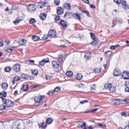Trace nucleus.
I'll return each mask as SVG.
<instances>
[{
  "label": "nucleus",
  "mask_w": 129,
  "mask_h": 129,
  "mask_svg": "<svg viewBox=\"0 0 129 129\" xmlns=\"http://www.w3.org/2000/svg\"><path fill=\"white\" fill-rule=\"evenodd\" d=\"M120 101V99H116L114 100L113 102H114V104L115 105H118L119 103V101Z\"/></svg>",
  "instance_id": "nucleus-31"
},
{
  "label": "nucleus",
  "mask_w": 129,
  "mask_h": 129,
  "mask_svg": "<svg viewBox=\"0 0 129 129\" xmlns=\"http://www.w3.org/2000/svg\"><path fill=\"white\" fill-rule=\"evenodd\" d=\"M87 129H93L94 127H92L91 125H90L89 126L86 127Z\"/></svg>",
  "instance_id": "nucleus-60"
},
{
  "label": "nucleus",
  "mask_w": 129,
  "mask_h": 129,
  "mask_svg": "<svg viewBox=\"0 0 129 129\" xmlns=\"http://www.w3.org/2000/svg\"><path fill=\"white\" fill-rule=\"evenodd\" d=\"M44 61L42 60L41 61L39 62V64L42 66H43L44 64Z\"/></svg>",
  "instance_id": "nucleus-50"
},
{
  "label": "nucleus",
  "mask_w": 129,
  "mask_h": 129,
  "mask_svg": "<svg viewBox=\"0 0 129 129\" xmlns=\"http://www.w3.org/2000/svg\"><path fill=\"white\" fill-rule=\"evenodd\" d=\"M122 75L124 79H129V72L124 71L122 74Z\"/></svg>",
  "instance_id": "nucleus-5"
},
{
  "label": "nucleus",
  "mask_w": 129,
  "mask_h": 129,
  "mask_svg": "<svg viewBox=\"0 0 129 129\" xmlns=\"http://www.w3.org/2000/svg\"><path fill=\"white\" fill-rule=\"evenodd\" d=\"M120 74L119 70L118 68H116L115 70L114 71L113 74L114 76H117L120 75Z\"/></svg>",
  "instance_id": "nucleus-9"
},
{
  "label": "nucleus",
  "mask_w": 129,
  "mask_h": 129,
  "mask_svg": "<svg viewBox=\"0 0 129 129\" xmlns=\"http://www.w3.org/2000/svg\"><path fill=\"white\" fill-rule=\"evenodd\" d=\"M7 51L9 52H11L13 50V49L11 48H8L6 49Z\"/></svg>",
  "instance_id": "nucleus-55"
},
{
  "label": "nucleus",
  "mask_w": 129,
  "mask_h": 129,
  "mask_svg": "<svg viewBox=\"0 0 129 129\" xmlns=\"http://www.w3.org/2000/svg\"><path fill=\"white\" fill-rule=\"evenodd\" d=\"M42 60L44 61V63L48 62H50L49 61V59L48 58L44 59Z\"/></svg>",
  "instance_id": "nucleus-46"
},
{
  "label": "nucleus",
  "mask_w": 129,
  "mask_h": 129,
  "mask_svg": "<svg viewBox=\"0 0 129 129\" xmlns=\"http://www.w3.org/2000/svg\"><path fill=\"white\" fill-rule=\"evenodd\" d=\"M3 42V41L1 39H0V47H2L4 45Z\"/></svg>",
  "instance_id": "nucleus-53"
},
{
  "label": "nucleus",
  "mask_w": 129,
  "mask_h": 129,
  "mask_svg": "<svg viewBox=\"0 0 129 129\" xmlns=\"http://www.w3.org/2000/svg\"><path fill=\"white\" fill-rule=\"evenodd\" d=\"M34 100L36 103H38V105H36V104H35V105L36 106H38L40 105L41 103L40 101V99L39 96H35V97Z\"/></svg>",
  "instance_id": "nucleus-12"
},
{
  "label": "nucleus",
  "mask_w": 129,
  "mask_h": 129,
  "mask_svg": "<svg viewBox=\"0 0 129 129\" xmlns=\"http://www.w3.org/2000/svg\"><path fill=\"white\" fill-rule=\"evenodd\" d=\"M31 72L33 74L35 75H37L38 73V70L36 69L32 70Z\"/></svg>",
  "instance_id": "nucleus-34"
},
{
  "label": "nucleus",
  "mask_w": 129,
  "mask_h": 129,
  "mask_svg": "<svg viewBox=\"0 0 129 129\" xmlns=\"http://www.w3.org/2000/svg\"><path fill=\"white\" fill-rule=\"evenodd\" d=\"M20 125V124L18 123L13 122L12 126V129H18V126Z\"/></svg>",
  "instance_id": "nucleus-11"
},
{
  "label": "nucleus",
  "mask_w": 129,
  "mask_h": 129,
  "mask_svg": "<svg viewBox=\"0 0 129 129\" xmlns=\"http://www.w3.org/2000/svg\"><path fill=\"white\" fill-rule=\"evenodd\" d=\"M98 109H95L93 110L91 109L90 110V112H93L94 111H96Z\"/></svg>",
  "instance_id": "nucleus-62"
},
{
  "label": "nucleus",
  "mask_w": 129,
  "mask_h": 129,
  "mask_svg": "<svg viewBox=\"0 0 129 129\" xmlns=\"http://www.w3.org/2000/svg\"><path fill=\"white\" fill-rule=\"evenodd\" d=\"M116 89L114 87H112V86L109 90L110 92H113L115 91Z\"/></svg>",
  "instance_id": "nucleus-38"
},
{
  "label": "nucleus",
  "mask_w": 129,
  "mask_h": 129,
  "mask_svg": "<svg viewBox=\"0 0 129 129\" xmlns=\"http://www.w3.org/2000/svg\"><path fill=\"white\" fill-rule=\"evenodd\" d=\"M99 42V39L97 38L94 40L92 42V45H97Z\"/></svg>",
  "instance_id": "nucleus-20"
},
{
  "label": "nucleus",
  "mask_w": 129,
  "mask_h": 129,
  "mask_svg": "<svg viewBox=\"0 0 129 129\" xmlns=\"http://www.w3.org/2000/svg\"><path fill=\"white\" fill-rule=\"evenodd\" d=\"M28 75H26L25 74H22L21 76L22 78L25 79H27L28 78Z\"/></svg>",
  "instance_id": "nucleus-42"
},
{
  "label": "nucleus",
  "mask_w": 129,
  "mask_h": 129,
  "mask_svg": "<svg viewBox=\"0 0 129 129\" xmlns=\"http://www.w3.org/2000/svg\"><path fill=\"white\" fill-rule=\"evenodd\" d=\"M39 97L40 101L42 100L45 98V96L43 95H42L40 96H39Z\"/></svg>",
  "instance_id": "nucleus-59"
},
{
  "label": "nucleus",
  "mask_w": 129,
  "mask_h": 129,
  "mask_svg": "<svg viewBox=\"0 0 129 129\" xmlns=\"http://www.w3.org/2000/svg\"><path fill=\"white\" fill-rule=\"evenodd\" d=\"M46 78L47 80H49L51 78V77L49 75H45Z\"/></svg>",
  "instance_id": "nucleus-52"
},
{
  "label": "nucleus",
  "mask_w": 129,
  "mask_h": 129,
  "mask_svg": "<svg viewBox=\"0 0 129 129\" xmlns=\"http://www.w3.org/2000/svg\"><path fill=\"white\" fill-rule=\"evenodd\" d=\"M66 74L68 76L72 77L73 76V72L71 71L67 72Z\"/></svg>",
  "instance_id": "nucleus-24"
},
{
  "label": "nucleus",
  "mask_w": 129,
  "mask_h": 129,
  "mask_svg": "<svg viewBox=\"0 0 129 129\" xmlns=\"http://www.w3.org/2000/svg\"><path fill=\"white\" fill-rule=\"evenodd\" d=\"M64 7L68 10H70L71 8V6L70 4L68 3H66L64 5Z\"/></svg>",
  "instance_id": "nucleus-19"
},
{
  "label": "nucleus",
  "mask_w": 129,
  "mask_h": 129,
  "mask_svg": "<svg viewBox=\"0 0 129 129\" xmlns=\"http://www.w3.org/2000/svg\"><path fill=\"white\" fill-rule=\"evenodd\" d=\"M53 67L56 69H58L59 70L60 69L59 66L57 62L55 61H54L52 62Z\"/></svg>",
  "instance_id": "nucleus-8"
},
{
  "label": "nucleus",
  "mask_w": 129,
  "mask_h": 129,
  "mask_svg": "<svg viewBox=\"0 0 129 129\" xmlns=\"http://www.w3.org/2000/svg\"><path fill=\"white\" fill-rule=\"evenodd\" d=\"M60 89V87H56L54 90V92H58Z\"/></svg>",
  "instance_id": "nucleus-39"
},
{
  "label": "nucleus",
  "mask_w": 129,
  "mask_h": 129,
  "mask_svg": "<svg viewBox=\"0 0 129 129\" xmlns=\"http://www.w3.org/2000/svg\"><path fill=\"white\" fill-rule=\"evenodd\" d=\"M119 45L118 44H117L115 46H110V49L112 50H114L116 48L119 46Z\"/></svg>",
  "instance_id": "nucleus-33"
},
{
  "label": "nucleus",
  "mask_w": 129,
  "mask_h": 129,
  "mask_svg": "<svg viewBox=\"0 0 129 129\" xmlns=\"http://www.w3.org/2000/svg\"><path fill=\"white\" fill-rule=\"evenodd\" d=\"M1 98L2 99L3 102L7 107L10 108L14 105L13 102L10 100L6 99L2 97Z\"/></svg>",
  "instance_id": "nucleus-1"
},
{
  "label": "nucleus",
  "mask_w": 129,
  "mask_h": 129,
  "mask_svg": "<svg viewBox=\"0 0 129 129\" xmlns=\"http://www.w3.org/2000/svg\"><path fill=\"white\" fill-rule=\"evenodd\" d=\"M32 39L34 41H39V40L40 38H39V37L35 36L32 37Z\"/></svg>",
  "instance_id": "nucleus-25"
},
{
  "label": "nucleus",
  "mask_w": 129,
  "mask_h": 129,
  "mask_svg": "<svg viewBox=\"0 0 129 129\" xmlns=\"http://www.w3.org/2000/svg\"><path fill=\"white\" fill-rule=\"evenodd\" d=\"M54 90H50L48 92V94L49 95H51L54 93Z\"/></svg>",
  "instance_id": "nucleus-43"
},
{
  "label": "nucleus",
  "mask_w": 129,
  "mask_h": 129,
  "mask_svg": "<svg viewBox=\"0 0 129 129\" xmlns=\"http://www.w3.org/2000/svg\"><path fill=\"white\" fill-rule=\"evenodd\" d=\"M100 69L98 68H96L94 71V72L96 74H99L100 73Z\"/></svg>",
  "instance_id": "nucleus-37"
},
{
  "label": "nucleus",
  "mask_w": 129,
  "mask_h": 129,
  "mask_svg": "<svg viewBox=\"0 0 129 129\" xmlns=\"http://www.w3.org/2000/svg\"><path fill=\"white\" fill-rule=\"evenodd\" d=\"M60 23L62 27H66L67 26V23L64 20H61L60 21Z\"/></svg>",
  "instance_id": "nucleus-16"
},
{
  "label": "nucleus",
  "mask_w": 129,
  "mask_h": 129,
  "mask_svg": "<svg viewBox=\"0 0 129 129\" xmlns=\"http://www.w3.org/2000/svg\"><path fill=\"white\" fill-rule=\"evenodd\" d=\"M55 20L56 21H58L60 19V17L58 16H56L55 18Z\"/></svg>",
  "instance_id": "nucleus-48"
},
{
  "label": "nucleus",
  "mask_w": 129,
  "mask_h": 129,
  "mask_svg": "<svg viewBox=\"0 0 129 129\" xmlns=\"http://www.w3.org/2000/svg\"><path fill=\"white\" fill-rule=\"evenodd\" d=\"M129 102V99H124L123 100L121 101V103L122 104H126Z\"/></svg>",
  "instance_id": "nucleus-32"
},
{
  "label": "nucleus",
  "mask_w": 129,
  "mask_h": 129,
  "mask_svg": "<svg viewBox=\"0 0 129 129\" xmlns=\"http://www.w3.org/2000/svg\"><path fill=\"white\" fill-rule=\"evenodd\" d=\"M1 96L4 97H6L7 96V92L5 91H2L0 93Z\"/></svg>",
  "instance_id": "nucleus-28"
},
{
  "label": "nucleus",
  "mask_w": 129,
  "mask_h": 129,
  "mask_svg": "<svg viewBox=\"0 0 129 129\" xmlns=\"http://www.w3.org/2000/svg\"><path fill=\"white\" fill-rule=\"evenodd\" d=\"M86 124L85 122H83L82 124H79L77 127L79 128H81L85 129H87L86 126Z\"/></svg>",
  "instance_id": "nucleus-14"
},
{
  "label": "nucleus",
  "mask_w": 129,
  "mask_h": 129,
  "mask_svg": "<svg viewBox=\"0 0 129 129\" xmlns=\"http://www.w3.org/2000/svg\"><path fill=\"white\" fill-rule=\"evenodd\" d=\"M39 127H41L43 129H45L47 127V124L45 122H43L42 123L41 125H40L39 124Z\"/></svg>",
  "instance_id": "nucleus-18"
},
{
  "label": "nucleus",
  "mask_w": 129,
  "mask_h": 129,
  "mask_svg": "<svg viewBox=\"0 0 129 129\" xmlns=\"http://www.w3.org/2000/svg\"><path fill=\"white\" fill-rule=\"evenodd\" d=\"M43 36H44V35H40L39 37V38H40L39 40H45L44 38V37Z\"/></svg>",
  "instance_id": "nucleus-45"
},
{
  "label": "nucleus",
  "mask_w": 129,
  "mask_h": 129,
  "mask_svg": "<svg viewBox=\"0 0 129 129\" xmlns=\"http://www.w3.org/2000/svg\"><path fill=\"white\" fill-rule=\"evenodd\" d=\"M28 89V86L26 84H22V87L21 88V89L23 91H27Z\"/></svg>",
  "instance_id": "nucleus-7"
},
{
  "label": "nucleus",
  "mask_w": 129,
  "mask_h": 129,
  "mask_svg": "<svg viewBox=\"0 0 129 129\" xmlns=\"http://www.w3.org/2000/svg\"><path fill=\"white\" fill-rule=\"evenodd\" d=\"M27 42L26 40L23 39L22 41H20L19 42V44L20 45H24Z\"/></svg>",
  "instance_id": "nucleus-27"
},
{
  "label": "nucleus",
  "mask_w": 129,
  "mask_h": 129,
  "mask_svg": "<svg viewBox=\"0 0 129 129\" xmlns=\"http://www.w3.org/2000/svg\"><path fill=\"white\" fill-rule=\"evenodd\" d=\"M125 85L127 87H129V81H127L125 82Z\"/></svg>",
  "instance_id": "nucleus-51"
},
{
  "label": "nucleus",
  "mask_w": 129,
  "mask_h": 129,
  "mask_svg": "<svg viewBox=\"0 0 129 129\" xmlns=\"http://www.w3.org/2000/svg\"><path fill=\"white\" fill-rule=\"evenodd\" d=\"M122 6L123 8L125 10L128 9L129 8V6L125 1H123L122 2Z\"/></svg>",
  "instance_id": "nucleus-6"
},
{
  "label": "nucleus",
  "mask_w": 129,
  "mask_h": 129,
  "mask_svg": "<svg viewBox=\"0 0 129 129\" xmlns=\"http://www.w3.org/2000/svg\"><path fill=\"white\" fill-rule=\"evenodd\" d=\"M54 3L56 5L58 6L59 5L60 1L59 0H54Z\"/></svg>",
  "instance_id": "nucleus-41"
},
{
  "label": "nucleus",
  "mask_w": 129,
  "mask_h": 129,
  "mask_svg": "<svg viewBox=\"0 0 129 129\" xmlns=\"http://www.w3.org/2000/svg\"><path fill=\"white\" fill-rule=\"evenodd\" d=\"M112 51H107L105 52V55L106 57H108L112 54Z\"/></svg>",
  "instance_id": "nucleus-22"
},
{
  "label": "nucleus",
  "mask_w": 129,
  "mask_h": 129,
  "mask_svg": "<svg viewBox=\"0 0 129 129\" xmlns=\"http://www.w3.org/2000/svg\"><path fill=\"white\" fill-rule=\"evenodd\" d=\"M20 66L19 64L16 63L13 66L12 69L14 71L18 72L20 71Z\"/></svg>",
  "instance_id": "nucleus-4"
},
{
  "label": "nucleus",
  "mask_w": 129,
  "mask_h": 129,
  "mask_svg": "<svg viewBox=\"0 0 129 129\" xmlns=\"http://www.w3.org/2000/svg\"><path fill=\"white\" fill-rule=\"evenodd\" d=\"M42 6H41L40 7V8L41 9L44 8L46 4V3L45 2H42Z\"/></svg>",
  "instance_id": "nucleus-44"
},
{
  "label": "nucleus",
  "mask_w": 129,
  "mask_h": 129,
  "mask_svg": "<svg viewBox=\"0 0 129 129\" xmlns=\"http://www.w3.org/2000/svg\"><path fill=\"white\" fill-rule=\"evenodd\" d=\"M73 16L77 20H80L81 19L80 15L78 13L74 14L73 15Z\"/></svg>",
  "instance_id": "nucleus-13"
},
{
  "label": "nucleus",
  "mask_w": 129,
  "mask_h": 129,
  "mask_svg": "<svg viewBox=\"0 0 129 129\" xmlns=\"http://www.w3.org/2000/svg\"><path fill=\"white\" fill-rule=\"evenodd\" d=\"M19 20H18L13 21L14 23L15 24H17L19 23Z\"/></svg>",
  "instance_id": "nucleus-61"
},
{
  "label": "nucleus",
  "mask_w": 129,
  "mask_h": 129,
  "mask_svg": "<svg viewBox=\"0 0 129 129\" xmlns=\"http://www.w3.org/2000/svg\"><path fill=\"white\" fill-rule=\"evenodd\" d=\"M124 129H129V125H126Z\"/></svg>",
  "instance_id": "nucleus-64"
},
{
  "label": "nucleus",
  "mask_w": 129,
  "mask_h": 129,
  "mask_svg": "<svg viewBox=\"0 0 129 129\" xmlns=\"http://www.w3.org/2000/svg\"><path fill=\"white\" fill-rule=\"evenodd\" d=\"M56 33L55 30L51 29L49 31L48 36L51 38H53L56 36Z\"/></svg>",
  "instance_id": "nucleus-3"
},
{
  "label": "nucleus",
  "mask_w": 129,
  "mask_h": 129,
  "mask_svg": "<svg viewBox=\"0 0 129 129\" xmlns=\"http://www.w3.org/2000/svg\"><path fill=\"white\" fill-rule=\"evenodd\" d=\"M40 17L41 20H44L46 18V16L45 14H41Z\"/></svg>",
  "instance_id": "nucleus-23"
},
{
  "label": "nucleus",
  "mask_w": 129,
  "mask_h": 129,
  "mask_svg": "<svg viewBox=\"0 0 129 129\" xmlns=\"http://www.w3.org/2000/svg\"><path fill=\"white\" fill-rule=\"evenodd\" d=\"M5 71L6 72H9L11 70V68L9 66H7L5 68Z\"/></svg>",
  "instance_id": "nucleus-29"
},
{
  "label": "nucleus",
  "mask_w": 129,
  "mask_h": 129,
  "mask_svg": "<svg viewBox=\"0 0 129 129\" xmlns=\"http://www.w3.org/2000/svg\"><path fill=\"white\" fill-rule=\"evenodd\" d=\"M53 121L52 119L49 118L46 120V123L48 124H50Z\"/></svg>",
  "instance_id": "nucleus-26"
},
{
  "label": "nucleus",
  "mask_w": 129,
  "mask_h": 129,
  "mask_svg": "<svg viewBox=\"0 0 129 129\" xmlns=\"http://www.w3.org/2000/svg\"><path fill=\"white\" fill-rule=\"evenodd\" d=\"M91 90H92V89L94 90L95 88V84H93L92 85H91Z\"/></svg>",
  "instance_id": "nucleus-58"
},
{
  "label": "nucleus",
  "mask_w": 129,
  "mask_h": 129,
  "mask_svg": "<svg viewBox=\"0 0 129 129\" xmlns=\"http://www.w3.org/2000/svg\"><path fill=\"white\" fill-rule=\"evenodd\" d=\"M117 4L120 5L122 3L121 0H114Z\"/></svg>",
  "instance_id": "nucleus-40"
},
{
  "label": "nucleus",
  "mask_w": 129,
  "mask_h": 129,
  "mask_svg": "<svg viewBox=\"0 0 129 129\" xmlns=\"http://www.w3.org/2000/svg\"><path fill=\"white\" fill-rule=\"evenodd\" d=\"M27 8L28 12L30 13H33L36 11V6L35 4H30L28 6Z\"/></svg>",
  "instance_id": "nucleus-2"
},
{
  "label": "nucleus",
  "mask_w": 129,
  "mask_h": 129,
  "mask_svg": "<svg viewBox=\"0 0 129 129\" xmlns=\"http://www.w3.org/2000/svg\"><path fill=\"white\" fill-rule=\"evenodd\" d=\"M90 35L91 38L92 39L94 40L97 39V38H95V35L94 34L92 33H90Z\"/></svg>",
  "instance_id": "nucleus-35"
},
{
  "label": "nucleus",
  "mask_w": 129,
  "mask_h": 129,
  "mask_svg": "<svg viewBox=\"0 0 129 129\" xmlns=\"http://www.w3.org/2000/svg\"><path fill=\"white\" fill-rule=\"evenodd\" d=\"M38 86V85H37L35 84H33L30 86V88H34Z\"/></svg>",
  "instance_id": "nucleus-57"
},
{
  "label": "nucleus",
  "mask_w": 129,
  "mask_h": 129,
  "mask_svg": "<svg viewBox=\"0 0 129 129\" xmlns=\"http://www.w3.org/2000/svg\"><path fill=\"white\" fill-rule=\"evenodd\" d=\"M127 113L126 112H122L121 113V115L122 116H126Z\"/></svg>",
  "instance_id": "nucleus-56"
},
{
  "label": "nucleus",
  "mask_w": 129,
  "mask_h": 129,
  "mask_svg": "<svg viewBox=\"0 0 129 129\" xmlns=\"http://www.w3.org/2000/svg\"><path fill=\"white\" fill-rule=\"evenodd\" d=\"M36 22V20L35 19L33 18H31L29 21V23L31 24H34Z\"/></svg>",
  "instance_id": "nucleus-30"
},
{
  "label": "nucleus",
  "mask_w": 129,
  "mask_h": 129,
  "mask_svg": "<svg viewBox=\"0 0 129 129\" xmlns=\"http://www.w3.org/2000/svg\"><path fill=\"white\" fill-rule=\"evenodd\" d=\"M91 54L89 52L86 53L84 55V57L86 59L89 60L90 59Z\"/></svg>",
  "instance_id": "nucleus-15"
},
{
  "label": "nucleus",
  "mask_w": 129,
  "mask_h": 129,
  "mask_svg": "<svg viewBox=\"0 0 129 129\" xmlns=\"http://www.w3.org/2000/svg\"><path fill=\"white\" fill-rule=\"evenodd\" d=\"M88 102V101L86 100H83L82 101H81L80 102V103L81 104H84V103H86Z\"/></svg>",
  "instance_id": "nucleus-47"
},
{
  "label": "nucleus",
  "mask_w": 129,
  "mask_h": 129,
  "mask_svg": "<svg viewBox=\"0 0 129 129\" xmlns=\"http://www.w3.org/2000/svg\"><path fill=\"white\" fill-rule=\"evenodd\" d=\"M75 77L78 80H81L82 79L83 76L82 74H77L75 75Z\"/></svg>",
  "instance_id": "nucleus-17"
},
{
  "label": "nucleus",
  "mask_w": 129,
  "mask_h": 129,
  "mask_svg": "<svg viewBox=\"0 0 129 129\" xmlns=\"http://www.w3.org/2000/svg\"><path fill=\"white\" fill-rule=\"evenodd\" d=\"M2 86L3 88L5 90L7 88L8 85L7 83H5L3 84Z\"/></svg>",
  "instance_id": "nucleus-36"
},
{
  "label": "nucleus",
  "mask_w": 129,
  "mask_h": 129,
  "mask_svg": "<svg viewBox=\"0 0 129 129\" xmlns=\"http://www.w3.org/2000/svg\"><path fill=\"white\" fill-rule=\"evenodd\" d=\"M98 125L99 126H102L104 127H106V125L105 124H98Z\"/></svg>",
  "instance_id": "nucleus-54"
},
{
  "label": "nucleus",
  "mask_w": 129,
  "mask_h": 129,
  "mask_svg": "<svg viewBox=\"0 0 129 129\" xmlns=\"http://www.w3.org/2000/svg\"><path fill=\"white\" fill-rule=\"evenodd\" d=\"M125 91L129 92V87H127L125 88Z\"/></svg>",
  "instance_id": "nucleus-63"
},
{
  "label": "nucleus",
  "mask_w": 129,
  "mask_h": 129,
  "mask_svg": "<svg viewBox=\"0 0 129 129\" xmlns=\"http://www.w3.org/2000/svg\"><path fill=\"white\" fill-rule=\"evenodd\" d=\"M63 58L62 57H59L58 58V60L59 62L61 63L62 61Z\"/></svg>",
  "instance_id": "nucleus-49"
},
{
  "label": "nucleus",
  "mask_w": 129,
  "mask_h": 129,
  "mask_svg": "<svg viewBox=\"0 0 129 129\" xmlns=\"http://www.w3.org/2000/svg\"><path fill=\"white\" fill-rule=\"evenodd\" d=\"M57 12L59 14L61 15L63 13V9L61 7H59L57 8Z\"/></svg>",
  "instance_id": "nucleus-10"
},
{
  "label": "nucleus",
  "mask_w": 129,
  "mask_h": 129,
  "mask_svg": "<svg viewBox=\"0 0 129 129\" xmlns=\"http://www.w3.org/2000/svg\"><path fill=\"white\" fill-rule=\"evenodd\" d=\"M112 86V85L110 83H107L105 84L104 86V87L105 88L108 89L109 90V89L111 88V87Z\"/></svg>",
  "instance_id": "nucleus-21"
}]
</instances>
